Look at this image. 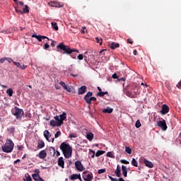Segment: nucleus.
I'll use <instances>...</instances> for the list:
<instances>
[{
	"instance_id": "nucleus-1",
	"label": "nucleus",
	"mask_w": 181,
	"mask_h": 181,
	"mask_svg": "<svg viewBox=\"0 0 181 181\" xmlns=\"http://www.w3.org/2000/svg\"><path fill=\"white\" fill-rule=\"evenodd\" d=\"M57 52H60L63 54H70L72 59H76V55L73 52L78 53L76 49H71L69 46L65 45L64 42H61L57 46Z\"/></svg>"
},
{
	"instance_id": "nucleus-2",
	"label": "nucleus",
	"mask_w": 181,
	"mask_h": 181,
	"mask_svg": "<svg viewBox=\"0 0 181 181\" xmlns=\"http://www.w3.org/2000/svg\"><path fill=\"white\" fill-rule=\"evenodd\" d=\"M59 148L61 149L66 159H69V158H71V155L73 153V148L70 146V144L63 142L61 144Z\"/></svg>"
},
{
	"instance_id": "nucleus-3",
	"label": "nucleus",
	"mask_w": 181,
	"mask_h": 181,
	"mask_svg": "<svg viewBox=\"0 0 181 181\" xmlns=\"http://www.w3.org/2000/svg\"><path fill=\"white\" fill-rule=\"evenodd\" d=\"M139 88L136 83H133L130 86V90L126 91V95L129 97V98H136L139 95V92H138Z\"/></svg>"
},
{
	"instance_id": "nucleus-4",
	"label": "nucleus",
	"mask_w": 181,
	"mask_h": 181,
	"mask_svg": "<svg viewBox=\"0 0 181 181\" xmlns=\"http://www.w3.org/2000/svg\"><path fill=\"white\" fill-rule=\"evenodd\" d=\"M15 144L11 139H7L4 146H2V151L6 153H11L13 151Z\"/></svg>"
},
{
	"instance_id": "nucleus-5",
	"label": "nucleus",
	"mask_w": 181,
	"mask_h": 181,
	"mask_svg": "<svg viewBox=\"0 0 181 181\" xmlns=\"http://www.w3.org/2000/svg\"><path fill=\"white\" fill-rule=\"evenodd\" d=\"M11 112L13 116L16 117V119H22V117L25 115V112H23V110L18 107L13 108Z\"/></svg>"
},
{
	"instance_id": "nucleus-6",
	"label": "nucleus",
	"mask_w": 181,
	"mask_h": 181,
	"mask_svg": "<svg viewBox=\"0 0 181 181\" xmlns=\"http://www.w3.org/2000/svg\"><path fill=\"white\" fill-rule=\"evenodd\" d=\"M157 127L161 128L163 131H166V129H168V125L166 124V121L165 119L157 122Z\"/></svg>"
},
{
	"instance_id": "nucleus-7",
	"label": "nucleus",
	"mask_w": 181,
	"mask_h": 181,
	"mask_svg": "<svg viewBox=\"0 0 181 181\" xmlns=\"http://www.w3.org/2000/svg\"><path fill=\"white\" fill-rule=\"evenodd\" d=\"M75 167H76V169H77V170L78 172H83V170H85V168H84V165H83V164L81 163V161L80 160H76L75 162Z\"/></svg>"
},
{
	"instance_id": "nucleus-8",
	"label": "nucleus",
	"mask_w": 181,
	"mask_h": 181,
	"mask_svg": "<svg viewBox=\"0 0 181 181\" xmlns=\"http://www.w3.org/2000/svg\"><path fill=\"white\" fill-rule=\"evenodd\" d=\"M88 171H84L83 173V178L85 181H92L93 180V173H89L87 175Z\"/></svg>"
},
{
	"instance_id": "nucleus-9",
	"label": "nucleus",
	"mask_w": 181,
	"mask_h": 181,
	"mask_svg": "<svg viewBox=\"0 0 181 181\" xmlns=\"http://www.w3.org/2000/svg\"><path fill=\"white\" fill-rule=\"evenodd\" d=\"M48 5L49 6H52L53 8H63V6H64L63 4H60L57 1H50L48 3Z\"/></svg>"
},
{
	"instance_id": "nucleus-10",
	"label": "nucleus",
	"mask_w": 181,
	"mask_h": 181,
	"mask_svg": "<svg viewBox=\"0 0 181 181\" xmlns=\"http://www.w3.org/2000/svg\"><path fill=\"white\" fill-rule=\"evenodd\" d=\"M160 112L163 115L168 114V112H169V107L166 105H163Z\"/></svg>"
},
{
	"instance_id": "nucleus-11",
	"label": "nucleus",
	"mask_w": 181,
	"mask_h": 181,
	"mask_svg": "<svg viewBox=\"0 0 181 181\" xmlns=\"http://www.w3.org/2000/svg\"><path fill=\"white\" fill-rule=\"evenodd\" d=\"M93 97V92H88L86 95L83 98V100H85L86 104H89L90 99Z\"/></svg>"
},
{
	"instance_id": "nucleus-12",
	"label": "nucleus",
	"mask_w": 181,
	"mask_h": 181,
	"mask_svg": "<svg viewBox=\"0 0 181 181\" xmlns=\"http://www.w3.org/2000/svg\"><path fill=\"white\" fill-rule=\"evenodd\" d=\"M86 92H87V86H83L78 89V95L85 94Z\"/></svg>"
},
{
	"instance_id": "nucleus-13",
	"label": "nucleus",
	"mask_w": 181,
	"mask_h": 181,
	"mask_svg": "<svg viewBox=\"0 0 181 181\" xmlns=\"http://www.w3.org/2000/svg\"><path fill=\"white\" fill-rule=\"evenodd\" d=\"M37 156L38 158H40V159H45L46 158V156H47V153H46V151L45 150H42L41 151H40V153L37 155Z\"/></svg>"
},
{
	"instance_id": "nucleus-14",
	"label": "nucleus",
	"mask_w": 181,
	"mask_h": 181,
	"mask_svg": "<svg viewBox=\"0 0 181 181\" xmlns=\"http://www.w3.org/2000/svg\"><path fill=\"white\" fill-rule=\"evenodd\" d=\"M66 118H67V114L63 112V113L59 115V125H63V122L64 121V119H66Z\"/></svg>"
},
{
	"instance_id": "nucleus-15",
	"label": "nucleus",
	"mask_w": 181,
	"mask_h": 181,
	"mask_svg": "<svg viewBox=\"0 0 181 181\" xmlns=\"http://www.w3.org/2000/svg\"><path fill=\"white\" fill-rule=\"evenodd\" d=\"M70 180H76V179H78L79 180H81V175L80 174H73L69 177Z\"/></svg>"
},
{
	"instance_id": "nucleus-16",
	"label": "nucleus",
	"mask_w": 181,
	"mask_h": 181,
	"mask_svg": "<svg viewBox=\"0 0 181 181\" xmlns=\"http://www.w3.org/2000/svg\"><path fill=\"white\" fill-rule=\"evenodd\" d=\"M57 163H58V166H59L62 169H64V160L63 159V157H59L58 158Z\"/></svg>"
},
{
	"instance_id": "nucleus-17",
	"label": "nucleus",
	"mask_w": 181,
	"mask_h": 181,
	"mask_svg": "<svg viewBox=\"0 0 181 181\" xmlns=\"http://www.w3.org/2000/svg\"><path fill=\"white\" fill-rule=\"evenodd\" d=\"M32 177L35 181H45V180H43V178H42L41 176L37 174H33Z\"/></svg>"
},
{
	"instance_id": "nucleus-18",
	"label": "nucleus",
	"mask_w": 181,
	"mask_h": 181,
	"mask_svg": "<svg viewBox=\"0 0 181 181\" xmlns=\"http://www.w3.org/2000/svg\"><path fill=\"white\" fill-rule=\"evenodd\" d=\"M44 136L45 139L48 141V142H50V136H52V134H50V132H48V130H45L44 131Z\"/></svg>"
},
{
	"instance_id": "nucleus-19",
	"label": "nucleus",
	"mask_w": 181,
	"mask_h": 181,
	"mask_svg": "<svg viewBox=\"0 0 181 181\" xmlns=\"http://www.w3.org/2000/svg\"><path fill=\"white\" fill-rule=\"evenodd\" d=\"M144 163L146 165V166L147 168H153V163H152V162H151L146 159H144Z\"/></svg>"
},
{
	"instance_id": "nucleus-20",
	"label": "nucleus",
	"mask_w": 181,
	"mask_h": 181,
	"mask_svg": "<svg viewBox=\"0 0 181 181\" xmlns=\"http://www.w3.org/2000/svg\"><path fill=\"white\" fill-rule=\"evenodd\" d=\"M122 170L124 177L128 176V168L125 165H122Z\"/></svg>"
},
{
	"instance_id": "nucleus-21",
	"label": "nucleus",
	"mask_w": 181,
	"mask_h": 181,
	"mask_svg": "<svg viewBox=\"0 0 181 181\" xmlns=\"http://www.w3.org/2000/svg\"><path fill=\"white\" fill-rule=\"evenodd\" d=\"M112 111H114V109L107 107V108L103 110V112H104V114H112Z\"/></svg>"
},
{
	"instance_id": "nucleus-22",
	"label": "nucleus",
	"mask_w": 181,
	"mask_h": 181,
	"mask_svg": "<svg viewBox=\"0 0 181 181\" xmlns=\"http://www.w3.org/2000/svg\"><path fill=\"white\" fill-rule=\"evenodd\" d=\"M37 148L38 149H42V148H45V141H43L42 140H38Z\"/></svg>"
},
{
	"instance_id": "nucleus-23",
	"label": "nucleus",
	"mask_w": 181,
	"mask_h": 181,
	"mask_svg": "<svg viewBox=\"0 0 181 181\" xmlns=\"http://www.w3.org/2000/svg\"><path fill=\"white\" fill-rule=\"evenodd\" d=\"M49 154L50 155V156H56V150L54 149V147H49Z\"/></svg>"
},
{
	"instance_id": "nucleus-24",
	"label": "nucleus",
	"mask_w": 181,
	"mask_h": 181,
	"mask_svg": "<svg viewBox=\"0 0 181 181\" xmlns=\"http://www.w3.org/2000/svg\"><path fill=\"white\" fill-rule=\"evenodd\" d=\"M117 47H119V43L112 42V43L110 44V48H111L112 50L117 49Z\"/></svg>"
},
{
	"instance_id": "nucleus-25",
	"label": "nucleus",
	"mask_w": 181,
	"mask_h": 181,
	"mask_svg": "<svg viewBox=\"0 0 181 181\" xmlns=\"http://www.w3.org/2000/svg\"><path fill=\"white\" fill-rule=\"evenodd\" d=\"M86 138L88 139V141H93V139H94V134L92 132H89L86 135Z\"/></svg>"
},
{
	"instance_id": "nucleus-26",
	"label": "nucleus",
	"mask_w": 181,
	"mask_h": 181,
	"mask_svg": "<svg viewBox=\"0 0 181 181\" xmlns=\"http://www.w3.org/2000/svg\"><path fill=\"white\" fill-rule=\"evenodd\" d=\"M36 39L38 40V42H42V39H47L49 40V37H47L46 36L40 35L37 36Z\"/></svg>"
},
{
	"instance_id": "nucleus-27",
	"label": "nucleus",
	"mask_w": 181,
	"mask_h": 181,
	"mask_svg": "<svg viewBox=\"0 0 181 181\" xmlns=\"http://www.w3.org/2000/svg\"><path fill=\"white\" fill-rule=\"evenodd\" d=\"M6 94L8 97H12L13 95V90L12 88H9L6 90Z\"/></svg>"
},
{
	"instance_id": "nucleus-28",
	"label": "nucleus",
	"mask_w": 181,
	"mask_h": 181,
	"mask_svg": "<svg viewBox=\"0 0 181 181\" xmlns=\"http://www.w3.org/2000/svg\"><path fill=\"white\" fill-rule=\"evenodd\" d=\"M104 153H105V151L99 150L95 153V155L97 158H98V156H101V155H104Z\"/></svg>"
},
{
	"instance_id": "nucleus-29",
	"label": "nucleus",
	"mask_w": 181,
	"mask_h": 181,
	"mask_svg": "<svg viewBox=\"0 0 181 181\" xmlns=\"http://www.w3.org/2000/svg\"><path fill=\"white\" fill-rule=\"evenodd\" d=\"M52 27L54 30H59V26H57V23L52 22L51 23Z\"/></svg>"
},
{
	"instance_id": "nucleus-30",
	"label": "nucleus",
	"mask_w": 181,
	"mask_h": 181,
	"mask_svg": "<svg viewBox=\"0 0 181 181\" xmlns=\"http://www.w3.org/2000/svg\"><path fill=\"white\" fill-rule=\"evenodd\" d=\"M68 93H74V88L73 86H67V89H65Z\"/></svg>"
},
{
	"instance_id": "nucleus-31",
	"label": "nucleus",
	"mask_w": 181,
	"mask_h": 181,
	"mask_svg": "<svg viewBox=\"0 0 181 181\" xmlns=\"http://www.w3.org/2000/svg\"><path fill=\"white\" fill-rule=\"evenodd\" d=\"M49 124L51 125V127H57V125H59V124H57V121L54 120V119H52V120L50 121Z\"/></svg>"
},
{
	"instance_id": "nucleus-32",
	"label": "nucleus",
	"mask_w": 181,
	"mask_h": 181,
	"mask_svg": "<svg viewBox=\"0 0 181 181\" xmlns=\"http://www.w3.org/2000/svg\"><path fill=\"white\" fill-rule=\"evenodd\" d=\"M54 119H55V121H57V127H60V126H62V124H60V116H55L54 117Z\"/></svg>"
},
{
	"instance_id": "nucleus-33",
	"label": "nucleus",
	"mask_w": 181,
	"mask_h": 181,
	"mask_svg": "<svg viewBox=\"0 0 181 181\" xmlns=\"http://www.w3.org/2000/svg\"><path fill=\"white\" fill-rule=\"evenodd\" d=\"M115 173L117 177H121V169H116Z\"/></svg>"
},
{
	"instance_id": "nucleus-34",
	"label": "nucleus",
	"mask_w": 181,
	"mask_h": 181,
	"mask_svg": "<svg viewBox=\"0 0 181 181\" xmlns=\"http://www.w3.org/2000/svg\"><path fill=\"white\" fill-rule=\"evenodd\" d=\"M132 165L136 168H138V161H136L135 158H132Z\"/></svg>"
},
{
	"instance_id": "nucleus-35",
	"label": "nucleus",
	"mask_w": 181,
	"mask_h": 181,
	"mask_svg": "<svg viewBox=\"0 0 181 181\" xmlns=\"http://www.w3.org/2000/svg\"><path fill=\"white\" fill-rule=\"evenodd\" d=\"M8 132L10 134H13L15 132V127H11L7 129Z\"/></svg>"
},
{
	"instance_id": "nucleus-36",
	"label": "nucleus",
	"mask_w": 181,
	"mask_h": 181,
	"mask_svg": "<svg viewBox=\"0 0 181 181\" xmlns=\"http://www.w3.org/2000/svg\"><path fill=\"white\" fill-rule=\"evenodd\" d=\"M23 13H29V6L25 5V8L23 9Z\"/></svg>"
},
{
	"instance_id": "nucleus-37",
	"label": "nucleus",
	"mask_w": 181,
	"mask_h": 181,
	"mask_svg": "<svg viewBox=\"0 0 181 181\" xmlns=\"http://www.w3.org/2000/svg\"><path fill=\"white\" fill-rule=\"evenodd\" d=\"M125 152H127V153H129V155H131V153H132V149L129 147L126 146Z\"/></svg>"
},
{
	"instance_id": "nucleus-38",
	"label": "nucleus",
	"mask_w": 181,
	"mask_h": 181,
	"mask_svg": "<svg viewBox=\"0 0 181 181\" xmlns=\"http://www.w3.org/2000/svg\"><path fill=\"white\" fill-rule=\"evenodd\" d=\"M59 84L64 88V90H67V85H66V83L61 81Z\"/></svg>"
},
{
	"instance_id": "nucleus-39",
	"label": "nucleus",
	"mask_w": 181,
	"mask_h": 181,
	"mask_svg": "<svg viewBox=\"0 0 181 181\" xmlns=\"http://www.w3.org/2000/svg\"><path fill=\"white\" fill-rule=\"evenodd\" d=\"M107 156H108L109 158H115V156H114V153H112V151H109L107 153Z\"/></svg>"
},
{
	"instance_id": "nucleus-40",
	"label": "nucleus",
	"mask_w": 181,
	"mask_h": 181,
	"mask_svg": "<svg viewBox=\"0 0 181 181\" xmlns=\"http://www.w3.org/2000/svg\"><path fill=\"white\" fill-rule=\"evenodd\" d=\"M95 40L97 43H100V45H103V39L101 37H97Z\"/></svg>"
},
{
	"instance_id": "nucleus-41",
	"label": "nucleus",
	"mask_w": 181,
	"mask_h": 181,
	"mask_svg": "<svg viewBox=\"0 0 181 181\" xmlns=\"http://www.w3.org/2000/svg\"><path fill=\"white\" fill-rule=\"evenodd\" d=\"M141 121H139V120H137L136 122V124H135V127H136V128H141Z\"/></svg>"
},
{
	"instance_id": "nucleus-42",
	"label": "nucleus",
	"mask_w": 181,
	"mask_h": 181,
	"mask_svg": "<svg viewBox=\"0 0 181 181\" xmlns=\"http://www.w3.org/2000/svg\"><path fill=\"white\" fill-rule=\"evenodd\" d=\"M62 135V132H60V131H58V132H57L56 133H55V134H54V138H59V136H60Z\"/></svg>"
},
{
	"instance_id": "nucleus-43",
	"label": "nucleus",
	"mask_w": 181,
	"mask_h": 181,
	"mask_svg": "<svg viewBox=\"0 0 181 181\" xmlns=\"http://www.w3.org/2000/svg\"><path fill=\"white\" fill-rule=\"evenodd\" d=\"M121 163H124V165H129V161L127 160H120Z\"/></svg>"
},
{
	"instance_id": "nucleus-44",
	"label": "nucleus",
	"mask_w": 181,
	"mask_h": 181,
	"mask_svg": "<svg viewBox=\"0 0 181 181\" xmlns=\"http://www.w3.org/2000/svg\"><path fill=\"white\" fill-rule=\"evenodd\" d=\"M91 101H97V98L91 96L90 98V103H88L89 105H91Z\"/></svg>"
},
{
	"instance_id": "nucleus-45",
	"label": "nucleus",
	"mask_w": 181,
	"mask_h": 181,
	"mask_svg": "<svg viewBox=\"0 0 181 181\" xmlns=\"http://www.w3.org/2000/svg\"><path fill=\"white\" fill-rule=\"evenodd\" d=\"M105 172H106L105 169H100V170H98V173L99 175H101L102 173H105Z\"/></svg>"
},
{
	"instance_id": "nucleus-46",
	"label": "nucleus",
	"mask_w": 181,
	"mask_h": 181,
	"mask_svg": "<svg viewBox=\"0 0 181 181\" xmlns=\"http://www.w3.org/2000/svg\"><path fill=\"white\" fill-rule=\"evenodd\" d=\"M89 152L90 153H93V155L91 156V158H92V159H93V158L95 156V151H93L91 149H89Z\"/></svg>"
},
{
	"instance_id": "nucleus-47",
	"label": "nucleus",
	"mask_w": 181,
	"mask_h": 181,
	"mask_svg": "<svg viewBox=\"0 0 181 181\" xmlns=\"http://www.w3.org/2000/svg\"><path fill=\"white\" fill-rule=\"evenodd\" d=\"M6 61L8 62V63H12L14 61L12 59V58L6 57Z\"/></svg>"
},
{
	"instance_id": "nucleus-48",
	"label": "nucleus",
	"mask_w": 181,
	"mask_h": 181,
	"mask_svg": "<svg viewBox=\"0 0 181 181\" xmlns=\"http://www.w3.org/2000/svg\"><path fill=\"white\" fill-rule=\"evenodd\" d=\"M13 64H15V66H16L17 67H18V69H21V63L19 62H13Z\"/></svg>"
},
{
	"instance_id": "nucleus-49",
	"label": "nucleus",
	"mask_w": 181,
	"mask_h": 181,
	"mask_svg": "<svg viewBox=\"0 0 181 181\" xmlns=\"http://www.w3.org/2000/svg\"><path fill=\"white\" fill-rule=\"evenodd\" d=\"M77 58L78 59V60H83L84 59V55L80 54L78 55Z\"/></svg>"
},
{
	"instance_id": "nucleus-50",
	"label": "nucleus",
	"mask_w": 181,
	"mask_h": 181,
	"mask_svg": "<svg viewBox=\"0 0 181 181\" xmlns=\"http://www.w3.org/2000/svg\"><path fill=\"white\" fill-rule=\"evenodd\" d=\"M97 95L98 96V97H104V95H104V92H98V93H97Z\"/></svg>"
},
{
	"instance_id": "nucleus-51",
	"label": "nucleus",
	"mask_w": 181,
	"mask_h": 181,
	"mask_svg": "<svg viewBox=\"0 0 181 181\" xmlns=\"http://www.w3.org/2000/svg\"><path fill=\"white\" fill-rule=\"evenodd\" d=\"M49 47H50V45L47 43H46L43 49H45V50H47V49H49Z\"/></svg>"
},
{
	"instance_id": "nucleus-52",
	"label": "nucleus",
	"mask_w": 181,
	"mask_h": 181,
	"mask_svg": "<svg viewBox=\"0 0 181 181\" xmlns=\"http://www.w3.org/2000/svg\"><path fill=\"white\" fill-rule=\"evenodd\" d=\"M69 138H70V139H73V138H77V136L73 134H70Z\"/></svg>"
},
{
	"instance_id": "nucleus-53",
	"label": "nucleus",
	"mask_w": 181,
	"mask_h": 181,
	"mask_svg": "<svg viewBox=\"0 0 181 181\" xmlns=\"http://www.w3.org/2000/svg\"><path fill=\"white\" fill-rule=\"evenodd\" d=\"M16 12L17 13H21V15H23V12L22 11V10H19L18 8H16Z\"/></svg>"
},
{
	"instance_id": "nucleus-54",
	"label": "nucleus",
	"mask_w": 181,
	"mask_h": 181,
	"mask_svg": "<svg viewBox=\"0 0 181 181\" xmlns=\"http://www.w3.org/2000/svg\"><path fill=\"white\" fill-rule=\"evenodd\" d=\"M28 177H26V181H32V177L29 174H27Z\"/></svg>"
},
{
	"instance_id": "nucleus-55",
	"label": "nucleus",
	"mask_w": 181,
	"mask_h": 181,
	"mask_svg": "<svg viewBox=\"0 0 181 181\" xmlns=\"http://www.w3.org/2000/svg\"><path fill=\"white\" fill-rule=\"evenodd\" d=\"M34 172L35 173L33 175H39V173H40V170L35 169Z\"/></svg>"
},
{
	"instance_id": "nucleus-56",
	"label": "nucleus",
	"mask_w": 181,
	"mask_h": 181,
	"mask_svg": "<svg viewBox=\"0 0 181 181\" xmlns=\"http://www.w3.org/2000/svg\"><path fill=\"white\" fill-rule=\"evenodd\" d=\"M5 61H6V57H3V58L0 59V63L1 64L5 63Z\"/></svg>"
},
{
	"instance_id": "nucleus-57",
	"label": "nucleus",
	"mask_w": 181,
	"mask_h": 181,
	"mask_svg": "<svg viewBox=\"0 0 181 181\" xmlns=\"http://www.w3.org/2000/svg\"><path fill=\"white\" fill-rule=\"evenodd\" d=\"M52 43H51V47H54V46H56V43H57V42L56 41H54V40H52Z\"/></svg>"
},
{
	"instance_id": "nucleus-58",
	"label": "nucleus",
	"mask_w": 181,
	"mask_h": 181,
	"mask_svg": "<svg viewBox=\"0 0 181 181\" xmlns=\"http://www.w3.org/2000/svg\"><path fill=\"white\" fill-rule=\"evenodd\" d=\"M125 80H127L126 78H118V81H123V83H125Z\"/></svg>"
},
{
	"instance_id": "nucleus-59",
	"label": "nucleus",
	"mask_w": 181,
	"mask_h": 181,
	"mask_svg": "<svg viewBox=\"0 0 181 181\" xmlns=\"http://www.w3.org/2000/svg\"><path fill=\"white\" fill-rule=\"evenodd\" d=\"M109 178H110V180H112V181H118V179L114 178V177H112V176H109Z\"/></svg>"
},
{
	"instance_id": "nucleus-60",
	"label": "nucleus",
	"mask_w": 181,
	"mask_h": 181,
	"mask_svg": "<svg viewBox=\"0 0 181 181\" xmlns=\"http://www.w3.org/2000/svg\"><path fill=\"white\" fill-rule=\"evenodd\" d=\"M112 78H118V75L117 74H113L112 76Z\"/></svg>"
},
{
	"instance_id": "nucleus-61",
	"label": "nucleus",
	"mask_w": 181,
	"mask_h": 181,
	"mask_svg": "<svg viewBox=\"0 0 181 181\" xmlns=\"http://www.w3.org/2000/svg\"><path fill=\"white\" fill-rule=\"evenodd\" d=\"M55 88H56V90H60V88H62V86H60L56 84V85H55Z\"/></svg>"
},
{
	"instance_id": "nucleus-62",
	"label": "nucleus",
	"mask_w": 181,
	"mask_h": 181,
	"mask_svg": "<svg viewBox=\"0 0 181 181\" xmlns=\"http://www.w3.org/2000/svg\"><path fill=\"white\" fill-rule=\"evenodd\" d=\"M165 86L168 88V90H169V91H170V90H172V88H170V86H169V83H166Z\"/></svg>"
},
{
	"instance_id": "nucleus-63",
	"label": "nucleus",
	"mask_w": 181,
	"mask_h": 181,
	"mask_svg": "<svg viewBox=\"0 0 181 181\" xmlns=\"http://www.w3.org/2000/svg\"><path fill=\"white\" fill-rule=\"evenodd\" d=\"M127 42H129L130 45H132V43H134V42L132 41V40L128 38L127 39Z\"/></svg>"
},
{
	"instance_id": "nucleus-64",
	"label": "nucleus",
	"mask_w": 181,
	"mask_h": 181,
	"mask_svg": "<svg viewBox=\"0 0 181 181\" xmlns=\"http://www.w3.org/2000/svg\"><path fill=\"white\" fill-rule=\"evenodd\" d=\"M26 67H28V66L23 65V66H21V67H20V69H21V70H25V69H26Z\"/></svg>"
}]
</instances>
